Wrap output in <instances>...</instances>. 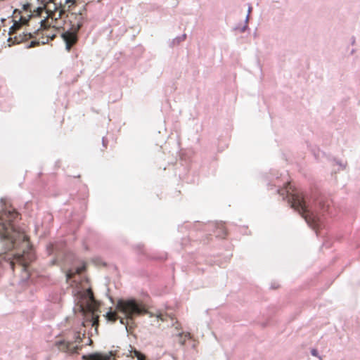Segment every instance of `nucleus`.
<instances>
[{
    "label": "nucleus",
    "instance_id": "1",
    "mask_svg": "<svg viewBox=\"0 0 360 360\" xmlns=\"http://www.w3.org/2000/svg\"><path fill=\"white\" fill-rule=\"evenodd\" d=\"M0 202L4 207L0 212V238L6 240V249L17 251L15 254H6L4 259L9 263L13 271L16 263L25 270L33 259L29 238L24 231L15 227L19 213L11 205H7L4 200Z\"/></svg>",
    "mask_w": 360,
    "mask_h": 360
},
{
    "label": "nucleus",
    "instance_id": "2",
    "mask_svg": "<svg viewBox=\"0 0 360 360\" xmlns=\"http://www.w3.org/2000/svg\"><path fill=\"white\" fill-rule=\"evenodd\" d=\"M76 4V0H66L65 3L63 5L60 4V5H57L53 1L48 3L44 8H38L37 9V14L40 15L44 10H46V13H47V19L41 20V27L38 30L37 34H46V38L44 39L42 37V40L34 39L32 41L30 44L27 46V48H32L39 46L40 44H44L48 43L49 39H53L55 38V34H49L47 33L48 28L51 26V25H48L49 19L51 20V25L53 27L56 29H62L63 26V22L65 20L66 15L68 14H65V12L69 11L71 6H75Z\"/></svg>",
    "mask_w": 360,
    "mask_h": 360
},
{
    "label": "nucleus",
    "instance_id": "3",
    "mask_svg": "<svg viewBox=\"0 0 360 360\" xmlns=\"http://www.w3.org/2000/svg\"><path fill=\"white\" fill-rule=\"evenodd\" d=\"M148 314L144 304L135 300H120L116 304V311H108L105 318L110 322H115L117 319L123 325H127V320L132 321L136 316Z\"/></svg>",
    "mask_w": 360,
    "mask_h": 360
},
{
    "label": "nucleus",
    "instance_id": "4",
    "mask_svg": "<svg viewBox=\"0 0 360 360\" xmlns=\"http://www.w3.org/2000/svg\"><path fill=\"white\" fill-rule=\"evenodd\" d=\"M86 20V15L79 13H68L61 29V37L65 41V49L70 51L79 40L78 32Z\"/></svg>",
    "mask_w": 360,
    "mask_h": 360
},
{
    "label": "nucleus",
    "instance_id": "5",
    "mask_svg": "<svg viewBox=\"0 0 360 360\" xmlns=\"http://www.w3.org/2000/svg\"><path fill=\"white\" fill-rule=\"evenodd\" d=\"M289 201L292 207L301 214L311 227L316 229L319 226V218L308 209L302 193L292 190L289 195Z\"/></svg>",
    "mask_w": 360,
    "mask_h": 360
},
{
    "label": "nucleus",
    "instance_id": "6",
    "mask_svg": "<svg viewBox=\"0 0 360 360\" xmlns=\"http://www.w3.org/2000/svg\"><path fill=\"white\" fill-rule=\"evenodd\" d=\"M79 297L80 299L79 303L80 304L81 310L84 312L86 311L91 312L93 319L92 325L95 326L98 324V316H95L94 314L96 307L95 306V300L92 290L91 289H87L86 290L79 292Z\"/></svg>",
    "mask_w": 360,
    "mask_h": 360
},
{
    "label": "nucleus",
    "instance_id": "7",
    "mask_svg": "<svg viewBox=\"0 0 360 360\" xmlns=\"http://www.w3.org/2000/svg\"><path fill=\"white\" fill-rule=\"evenodd\" d=\"M82 338L80 332H76L74 335V340H57L55 342V346L59 351L68 353L75 354L77 353L82 349L81 343Z\"/></svg>",
    "mask_w": 360,
    "mask_h": 360
},
{
    "label": "nucleus",
    "instance_id": "8",
    "mask_svg": "<svg viewBox=\"0 0 360 360\" xmlns=\"http://www.w3.org/2000/svg\"><path fill=\"white\" fill-rule=\"evenodd\" d=\"M21 22L17 21L14 22L9 30V41H12L13 44H20L33 37L30 32H21Z\"/></svg>",
    "mask_w": 360,
    "mask_h": 360
},
{
    "label": "nucleus",
    "instance_id": "9",
    "mask_svg": "<svg viewBox=\"0 0 360 360\" xmlns=\"http://www.w3.org/2000/svg\"><path fill=\"white\" fill-rule=\"evenodd\" d=\"M113 354L112 352H110L108 354H105L101 353H94L87 356H84L83 358L85 360H110Z\"/></svg>",
    "mask_w": 360,
    "mask_h": 360
},
{
    "label": "nucleus",
    "instance_id": "10",
    "mask_svg": "<svg viewBox=\"0 0 360 360\" xmlns=\"http://www.w3.org/2000/svg\"><path fill=\"white\" fill-rule=\"evenodd\" d=\"M84 270H85V266L84 265L80 267H77L75 269H70V270H69L67 272V274H66L67 279L70 280V279L72 278L75 276V275L80 274L82 272H84Z\"/></svg>",
    "mask_w": 360,
    "mask_h": 360
},
{
    "label": "nucleus",
    "instance_id": "11",
    "mask_svg": "<svg viewBox=\"0 0 360 360\" xmlns=\"http://www.w3.org/2000/svg\"><path fill=\"white\" fill-rule=\"evenodd\" d=\"M179 337V342L181 345H184L187 340L191 338V335L189 333H181L178 335Z\"/></svg>",
    "mask_w": 360,
    "mask_h": 360
},
{
    "label": "nucleus",
    "instance_id": "12",
    "mask_svg": "<svg viewBox=\"0 0 360 360\" xmlns=\"http://www.w3.org/2000/svg\"><path fill=\"white\" fill-rule=\"evenodd\" d=\"M134 355L137 357V360H145V356L139 351L135 350Z\"/></svg>",
    "mask_w": 360,
    "mask_h": 360
},
{
    "label": "nucleus",
    "instance_id": "13",
    "mask_svg": "<svg viewBox=\"0 0 360 360\" xmlns=\"http://www.w3.org/2000/svg\"><path fill=\"white\" fill-rule=\"evenodd\" d=\"M160 320H161L162 321H165L166 319H165V316L164 315L162 314H158L156 316Z\"/></svg>",
    "mask_w": 360,
    "mask_h": 360
},
{
    "label": "nucleus",
    "instance_id": "14",
    "mask_svg": "<svg viewBox=\"0 0 360 360\" xmlns=\"http://www.w3.org/2000/svg\"><path fill=\"white\" fill-rule=\"evenodd\" d=\"M311 354H312V355H314V356H317V351H316V349H313V350L311 351Z\"/></svg>",
    "mask_w": 360,
    "mask_h": 360
},
{
    "label": "nucleus",
    "instance_id": "15",
    "mask_svg": "<svg viewBox=\"0 0 360 360\" xmlns=\"http://www.w3.org/2000/svg\"><path fill=\"white\" fill-rule=\"evenodd\" d=\"M103 144L105 147H106L105 140L103 139Z\"/></svg>",
    "mask_w": 360,
    "mask_h": 360
}]
</instances>
